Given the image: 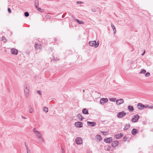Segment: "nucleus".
<instances>
[{"instance_id":"19","label":"nucleus","mask_w":153,"mask_h":153,"mask_svg":"<svg viewBox=\"0 0 153 153\" xmlns=\"http://www.w3.org/2000/svg\"><path fill=\"white\" fill-rule=\"evenodd\" d=\"M111 27L113 30L114 33V34L116 32V30L114 25L112 23L111 24Z\"/></svg>"},{"instance_id":"35","label":"nucleus","mask_w":153,"mask_h":153,"mask_svg":"<svg viewBox=\"0 0 153 153\" xmlns=\"http://www.w3.org/2000/svg\"><path fill=\"white\" fill-rule=\"evenodd\" d=\"M110 149V146H107V148L105 149V150H109Z\"/></svg>"},{"instance_id":"44","label":"nucleus","mask_w":153,"mask_h":153,"mask_svg":"<svg viewBox=\"0 0 153 153\" xmlns=\"http://www.w3.org/2000/svg\"><path fill=\"white\" fill-rule=\"evenodd\" d=\"M23 118H24V119H25V117H23Z\"/></svg>"},{"instance_id":"27","label":"nucleus","mask_w":153,"mask_h":153,"mask_svg":"<svg viewBox=\"0 0 153 153\" xmlns=\"http://www.w3.org/2000/svg\"><path fill=\"white\" fill-rule=\"evenodd\" d=\"M36 9L39 11L41 13H42L44 12V10L43 9H42L41 8L39 7H38L36 8Z\"/></svg>"},{"instance_id":"42","label":"nucleus","mask_w":153,"mask_h":153,"mask_svg":"<svg viewBox=\"0 0 153 153\" xmlns=\"http://www.w3.org/2000/svg\"><path fill=\"white\" fill-rule=\"evenodd\" d=\"M145 53V51H144V52L142 54V55H143Z\"/></svg>"},{"instance_id":"39","label":"nucleus","mask_w":153,"mask_h":153,"mask_svg":"<svg viewBox=\"0 0 153 153\" xmlns=\"http://www.w3.org/2000/svg\"><path fill=\"white\" fill-rule=\"evenodd\" d=\"M91 11L94 12H95L96 11V10L95 9H92L91 10Z\"/></svg>"},{"instance_id":"30","label":"nucleus","mask_w":153,"mask_h":153,"mask_svg":"<svg viewBox=\"0 0 153 153\" xmlns=\"http://www.w3.org/2000/svg\"><path fill=\"white\" fill-rule=\"evenodd\" d=\"M146 73V71L144 69H142L140 73V74H145Z\"/></svg>"},{"instance_id":"37","label":"nucleus","mask_w":153,"mask_h":153,"mask_svg":"<svg viewBox=\"0 0 153 153\" xmlns=\"http://www.w3.org/2000/svg\"><path fill=\"white\" fill-rule=\"evenodd\" d=\"M37 92L38 94H39L40 95H41L42 94L41 92L40 91H37Z\"/></svg>"},{"instance_id":"22","label":"nucleus","mask_w":153,"mask_h":153,"mask_svg":"<svg viewBox=\"0 0 153 153\" xmlns=\"http://www.w3.org/2000/svg\"><path fill=\"white\" fill-rule=\"evenodd\" d=\"M96 138L99 141H100L102 140V137L100 135H97L96 136Z\"/></svg>"},{"instance_id":"15","label":"nucleus","mask_w":153,"mask_h":153,"mask_svg":"<svg viewBox=\"0 0 153 153\" xmlns=\"http://www.w3.org/2000/svg\"><path fill=\"white\" fill-rule=\"evenodd\" d=\"M87 123L88 125L91 126H94L96 125V123L94 122H90L88 121L87 122Z\"/></svg>"},{"instance_id":"17","label":"nucleus","mask_w":153,"mask_h":153,"mask_svg":"<svg viewBox=\"0 0 153 153\" xmlns=\"http://www.w3.org/2000/svg\"><path fill=\"white\" fill-rule=\"evenodd\" d=\"M138 132V130L136 129H133L131 131V133L133 134H135Z\"/></svg>"},{"instance_id":"11","label":"nucleus","mask_w":153,"mask_h":153,"mask_svg":"<svg viewBox=\"0 0 153 153\" xmlns=\"http://www.w3.org/2000/svg\"><path fill=\"white\" fill-rule=\"evenodd\" d=\"M11 53L14 54L16 55L18 53V50L15 48H13L11 50Z\"/></svg>"},{"instance_id":"2","label":"nucleus","mask_w":153,"mask_h":153,"mask_svg":"<svg viewBox=\"0 0 153 153\" xmlns=\"http://www.w3.org/2000/svg\"><path fill=\"white\" fill-rule=\"evenodd\" d=\"M148 107V105H143L141 103H139L137 105V107L139 110H142L144 108H146Z\"/></svg>"},{"instance_id":"1","label":"nucleus","mask_w":153,"mask_h":153,"mask_svg":"<svg viewBox=\"0 0 153 153\" xmlns=\"http://www.w3.org/2000/svg\"><path fill=\"white\" fill-rule=\"evenodd\" d=\"M89 45L91 46H94L95 48H97L99 45V42H96V41H90L89 43Z\"/></svg>"},{"instance_id":"28","label":"nucleus","mask_w":153,"mask_h":153,"mask_svg":"<svg viewBox=\"0 0 153 153\" xmlns=\"http://www.w3.org/2000/svg\"><path fill=\"white\" fill-rule=\"evenodd\" d=\"M33 111V109L31 107H30L29 112L30 113H32Z\"/></svg>"},{"instance_id":"43","label":"nucleus","mask_w":153,"mask_h":153,"mask_svg":"<svg viewBox=\"0 0 153 153\" xmlns=\"http://www.w3.org/2000/svg\"><path fill=\"white\" fill-rule=\"evenodd\" d=\"M28 152H29V151L27 150V153H28Z\"/></svg>"},{"instance_id":"3","label":"nucleus","mask_w":153,"mask_h":153,"mask_svg":"<svg viewBox=\"0 0 153 153\" xmlns=\"http://www.w3.org/2000/svg\"><path fill=\"white\" fill-rule=\"evenodd\" d=\"M126 113L124 111L119 112L117 114V116L119 118H122L126 115Z\"/></svg>"},{"instance_id":"36","label":"nucleus","mask_w":153,"mask_h":153,"mask_svg":"<svg viewBox=\"0 0 153 153\" xmlns=\"http://www.w3.org/2000/svg\"><path fill=\"white\" fill-rule=\"evenodd\" d=\"M76 3H77L78 4H82L83 2H82L80 1H77L76 2Z\"/></svg>"},{"instance_id":"13","label":"nucleus","mask_w":153,"mask_h":153,"mask_svg":"<svg viewBox=\"0 0 153 153\" xmlns=\"http://www.w3.org/2000/svg\"><path fill=\"white\" fill-rule=\"evenodd\" d=\"M119 144V142L117 141H116L113 142L112 144L111 145L112 147H115L117 146Z\"/></svg>"},{"instance_id":"10","label":"nucleus","mask_w":153,"mask_h":153,"mask_svg":"<svg viewBox=\"0 0 153 153\" xmlns=\"http://www.w3.org/2000/svg\"><path fill=\"white\" fill-rule=\"evenodd\" d=\"M124 102V100L122 99H118L116 100V104L117 105H120L123 104Z\"/></svg>"},{"instance_id":"34","label":"nucleus","mask_w":153,"mask_h":153,"mask_svg":"<svg viewBox=\"0 0 153 153\" xmlns=\"http://www.w3.org/2000/svg\"><path fill=\"white\" fill-rule=\"evenodd\" d=\"M150 75V74L148 72L146 73L145 74V76L146 77H149Z\"/></svg>"},{"instance_id":"31","label":"nucleus","mask_w":153,"mask_h":153,"mask_svg":"<svg viewBox=\"0 0 153 153\" xmlns=\"http://www.w3.org/2000/svg\"><path fill=\"white\" fill-rule=\"evenodd\" d=\"M24 14L26 17H28L29 16V13L28 12H26L24 13Z\"/></svg>"},{"instance_id":"5","label":"nucleus","mask_w":153,"mask_h":153,"mask_svg":"<svg viewBox=\"0 0 153 153\" xmlns=\"http://www.w3.org/2000/svg\"><path fill=\"white\" fill-rule=\"evenodd\" d=\"M29 90L28 88L27 85H25V88L24 89V92L25 97L27 98L29 95Z\"/></svg>"},{"instance_id":"29","label":"nucleus","mask_w":153,"mask_h":153,"mask_svg":"<svg viewBox=\"0 0 153 153\" xmlns=\"http://www.w3.org/2000/svg\"><path fill=\"white\" fill-rule=\"evenodd\" d=\"M102 133V134L104 135H107L108 134V131H105V132H103L101 131V132Z\"/></svg>"},{"instance_id":"8","label":"nucleus","mask_w":153,"mask_h":153,"mask_svg":"<svg viewBox=\"0 0 153 153\" xmlns=\"http://www.w3.org/2000/svg\"><path fill=\"white\" fill-rule=\"evenodd\" d=\"M75 125L78 128H81L83 126V124L81 122H77L75 123Z\"/></svg>"},{"instance_id":"9","label":"nucleus","mask_w":153,"mask_h":153,"mask_svg":"<svg viewBox=\"0 0 153 153\" xmlns=\"http://www.w3.org/2000/svg\"><path fill=\"white\" fill-rule=\"evenodd\" d=\"M104 140L106 143H109L112 141V138L111 137H110L104 139Z\"/></svg>"},{"instance_id":"25","label":"nucleus","mask_w":153,"mask_h":153,"mask_svg":"<svg viewBox=\"0 0 153 153\" xmlns=\"http://www.w3.org/2000/svg\"><path fill=\"white\" fill-rule=\"evenodd\" d=\"M35 5L36 8H37V7H38V6L39 5L38 1L37 0L35 1Z\"/></svg>"},{"instance_id":"4","label":"nucleus","mask_w":153,"mask_h":153,"mask_svg":"<svg viewBox=\"0 0 153 153\" xmlns=\"http://www.w3.org/2000/svg\"><path fill=\"white\" fill-rule=\"evenodd\" d=\"M139 117H140L138 115H136L133 117L131 119V121L134 123L136 122L138 120Z\"/></svg>"},{"instance_id":"32","label":"nucleus","mask_w":153,"mask_h":153,"mask_svg":"<svg viewBox=\"0 0 153 153\" xmlns=\"http://www.w3.org/2000/svg\"><path fill=\"white\" fill-rule=\"evenodd\" d=\"M44 110L46 112H47L48 111V109L46 107H45L44 108Z\"/></svg>"},{"instance_id":"6","label":"nucleus","mask_w":153,"mask_h":153,"mask_svg":"<svg viewBox=\"0 0 153 153\" xmlns=\"http://www.w3.org/2000/svg\"><path fill=\"white\" fill-rule=\"evenodd\" d=\"M108 99L107 98H102L100 100V103L102 104H104L108 101Z\"/></svg>"},{"instance_id":"7","label":"nucleus","mask_w":153,"mask_h":153,"mask_svg":"<svg viewBox=\"0 0 153 153\" xmlns=\"http://www.w3.org/2000/svg\"><path fill=\"white\" fill-rule=\"evenodd\" d=\"M75 141L77 144H81L82 143V140L81 138H76L75 140Z\"/></svg>"},{"instance_id":"33","label":"nucleus","mask_w":153,"mask_h":153,"mask_svg":"<svg viewBox=\"0 0 153 153\" xmlns=\"http://www.w3.org/2000/svg\"><path fill=\"white\" fill-rule=\"evenodd\" d=\"M112 102H115L116 100V99L111 98L109 99Z\"/></svg>"},{"instance_id":"26","label":"nucleus","mask_w":153,"mask_h":153,"mask_svg":"<svg viewBox=\"0 0 153 153\" xmlns=\"http://www.w3.org/2000/svg\"><path fill=\"white\" fill-rule=\"evenodd\" d=\"M2 40L4 42H6L7 41V40L4 36L2 37Z\"/></svg>"},{"instance_id":"16","label":"nucleus","mask_w":153,"mask_h":153,"mask_svg":"<svg viewBox=\"0 0 153 153\" xmlns=\"http://www.w3.org/2000/svg\"><path fill=\"white\" fill-rule=\"evenodd\" d=\"M35 135L37 137L39 138H40L41 137V134L38 131H34Z\"/></svg>"},{"instance_id":"23","label":"nucleus","mask_w":153,"mask_h":153,"mask_svg":"<svg viewBox=\"0 0 153 153\" xmlns=\"http://www.w3.org/2000/svg\"><path fill=\"white\" fill-rule=\"evenodd\" d=\"M75 20L79 24H83V22H82L81 21H79V19H75Z\"/></svg>"},{"instance_id":"14","label":"nucleus","mask_w":153,"mask_h":153,"mask_svg":"<svg viewBox=\"0 0 153 153\" xmlns=\"http://www.w3.org/2000/svg\"><path fill=\"white\" fill-rule=\"evenodd\" d=\"M34 47L36 51H39L41 47V45H38L36 44L35 45Z\"/></svg>"},{"instance_id":"12","label":"nucleus","mask_w":153,"mask_h":153,"mask_svg":"<svg viewBox=\"0 0 153 153\" xmlns=\"http://www.w3.org/2000/svg\"><path fill=\"white\" fill-rule=\"evenodd\" d=\"M123 136V133H120L117 134L114 136V137L117 139L120 138Z\"/></svg>"},{"instance_id":"38","label":"nucleus","mask_w":153,"mask_h":153,"mask_svg":"<svg viewBox=\"0 0 153 153\" xmlns=\"http://www.w3.org/2000/svg\"><path fill=\"white\" fill-rule=\"evenodd\" d=\"M7 10H8V12L9 13H11V9H10V8H8Z\"/></svg>"},{"instance_id":"24","label":"nucleus","mask_w":153,"mask_h":153,"mask_svg":"<svg viewBox=\"0 0 153 153\" xmlns=\"http://www.w3.org/2000/svg\"><path fill=\"white\" fill-rule=\"evenodd\" d=\"M77 117L80 120H82L83 117H82L81 115L80 114H78L77 115Z\"/></svg>"},{"instance_id":"20","label":"nucleus","mask_w":153,"mask_h":153,"mask_svg":"<svg viewBox=\"0 0 153 153\" xmlns=\"http://www.w3.org/2000/svg\"><path fill=\"white\" fill-rule=\"evenodd\" d=\"M130 125L129 124H127L125 126L124 128V130H127L128 129V128L130 127Z\"/></svg>"},{"instance_id":"40","label":"nucleus","mask_w":153,"mask_h":153,"mask_svg":"<svg viewBox=\"0 0 153 153\" xmlns=\"http://www.w3.org/2000/svg\"><path fill=\"white\" fill-rule=\"evenodd\" d=\"M148 108L149 109H152L153 108V106H150L149 107L148 106Z\"/></svg>"},{"instance_id":"21","label":"nucleus","mask_w":153,"mask_h":153,"mask_svg":"<svg viewBox=\"0 0 153 153\" xmlns=\"http://www.w3.org/2000/svg\"><path fill=\"white\" fill-rule=\"evenodd\" d=\"M82 113L84 114H88V110L86 109L85 108L82 110Z\"/></svg>"},{"instance_id":"45","label":"nucleus","mask_w":153,"mask_h":153,"mask_svg":"<svg viewBox=\"0 0 153 153\" xmlns=\"http://www.w3.org/2000/svg\"><path fill=\"white\" fill-rule=\"evenodd\" d=\"M83 92H84V90H83Z\"/></svg>"},{"instance_id":"18","label":"nucleus","mask_w":153,"mask_h":153,"mask_svg":"<svg viewBox=\"0 0 153 153\" xmlns=\"http://www.w3.org/2000/svg\"><path fill=\"white\" fill-rule=\"evenodd\" d=\"M128 109L129 111H133L134 110V108L133 106L129 105L128 106Z\"/></svg>"},{"instance_id":"41","label":"nucleus","mask_w":153,"mask_h":153,"mask_svg":"<svg viewBox=\"0 0 153 153\" xmlns=\"http://www.w3.org/2000/svg\"><path fill=\"white\" fill-rule=\"evenodd\" d=\"M25 53H26V54H29V51H27L26 52H25Z\"/></svg>"}]
</instances>
